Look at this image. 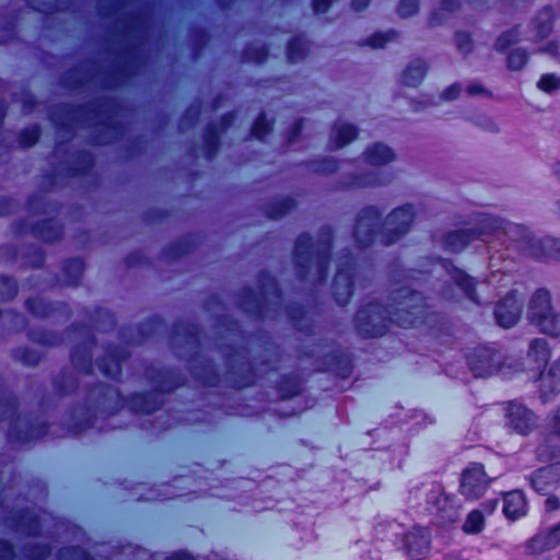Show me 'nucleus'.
I'll use <instances>...</instances> for the list:
<instances>
[{"mask_svg":"<svg viewBox=\"0 0 560 560\" xmlns=\"http://www.w3.org/2000/svg\"><path fill=\"white\" fill-rule=\"evenodd\" d=\"M518 36H520V33L517 30H512V31H509V32L502 34L497 42L498 49H500V50L506 49L510 45H512L513 43H516L518 40Z\"/></svg>","mask_w":560,"mask_h":560,"instance_id":"bb28decb","label":"nucleus"},{"mask_svg":"<svg viewBox=\"0 0 560 560\" xmlns=\"http://www.w3.org/2000/svg\"><path fill=\"white\" fill-rule=\"evenodd\" d=\"M370 0H353L352 5L355 10H362L369 4Z\"/></svg>","mask_w":560,"mask_h":560,"instance_id":"4c0bfd02","label":"nucleus"},{"mask_svg":"<svg viewBox=\"0 0 560 560\" xmlns=\"http://www.w3.org/2000/svg\"><path fill=\"white\" fill-rule=\"evenodd\" d=\"M422 301V298L417 292H411L409 295H404L402 300L399 301L398 310L396 313H389L390 320L398 323L401 326L413 325L415 322L412 319H405L399 314L400 312L409 313V308L416 310L419 307V303Z\"/></svg>","mask_w":560,"mask_h":560,"instance_id":"4468645a","label":"nucleus"},{"mask_svg":"<svg viewBox=\"0 0 560 560\" xmlns=\"http://www.w3.org/2000/svg\"><path fill=\"white\" fill-rule=\"evenodd\" d=\"M471 240V234L467 231L452 232L446 236V247L452 252L462 250Z\"/></svg>","mask_w":560,"mask_h":560,"instance_id":"4be33fe9","label":"nucleus"},{"mask_svg":"<svg viewBox=\"0 0 560 560\" xmlns=\"http://www.w3.org/2000/svg\"><path fill=\"white\" fill-rule=\"evenodd\" d=\"M425 73V66L422 61L417 60L406 69L402 75V82L409 86H416L419 84Z\"/></svg>","mask_w":560,"mask_h":560,"instance_id":"aec40b11","label":"nucleus"},{"mask_svg":"<svg viewBox=\"0 0 560 560\" xmlns=\"http://www.w3.org/2000/svg\"><path fill=\"white\" fill-rule=\"evenodd\" d=\"M377 217V213L374 209H368L361 215L358 226L355 229V237L360 241V234L368 232L371 233V221Z\"/></svg>","mask_w":560,"mask_h":560,"instance_id":"b1692460","label":"nucleus"},{"mask_svg":"<svg viewBox=\"0 0 560 560\" xmlns=\"http://www.w3.org/2000/svg\"><path fill=\"white\" fill-rule=\"evenodd\" d=\"M450 279L463 291V293L474 302H478L475 295L474 280L468 277L464 271L453 268L450 271Z\"/></svg>","mask_w":560,"mask_h":560,"instance_id":"dca6fc26","label":"nucleus"},{"mask_svg":"<svg viewBox=\"0 0 560 560\" xmlns=\"http://www.w3.org/2000/svg\"><path fill=\"white\" fill-rule=\"evenodd\" d=\"M489 486L485 469L479 464H472L465 469L460 482V493L467 499L480 498Z\"/></svg>","mask_w":560,"mask_h":560,"instance_id":"20e7f679","label":"nucleus"},{"mask_svg":"<svg viewBox=\"0 0 560 560\" xmlns=\"http://www.w3.org/2000/svg\"><path fill=\"white\" fill-rule=\"evenodd\" d=\"M330 0H315L314 2V11L316 13H324L327 11L329 7Z\"/></svg>","mask_w":560,"mask_h":560,"instance_id":"c9c22d12","label":"nucleus"},{"mask_svg":"<svg viewBox=\"0 0 560 560\" xmlns=\"http://www.w3.org/2000/svg\"><path fill=\"white\" fill-rule=\"evenodd\" d=\"M523 302L522 298L513 292L505 296V299L495 308V318L500 326L510 328L515 325L522 314Z\"/></svg>","mask_w":560,"mask_h":560,"instance_id":"423d86ee","label":"nucleus"},{"mask_svg":"<svg viewBox=\"0 0 560 560\" xmlns=\"http://www.w3.org/2000/svg\"><path fill=\"white\" fill-rule=\"evenodd\" d=\"M38 138V132L36 129H33V130H30L27 132H25L23 136H22V142L24 145H33L36 140Z\"/></svg>","mask_w":560,"mask_h":560,"instance_id":"473e14b6","label":"nucleus"},{"mask_svg":"<svg viewBox=\"0 0 560 560\" xmlns=\"http://www.w3.org/2000/svg\"><path fill=\"white\" fill-rule=\"evenodd\" d=\"M357 136V131L352 126L349 125H337L334 129V147L336 149L342 148L347 143H349Z\"/></svg>","mask_w":560,"mask_h":560,"instance_id":"412c9836","label":"nucleus"},{"mask_svg":"<svg viewBox=\"0 0 560 560\" xmlns=\"http://www.w3.org/2000/svg\"><path fill=\"white\" fill-rule=\"evenodd\" d=\"M559 545L560 522L537 533L528 539L525 544V549L530 555H541L557 548Z\"/></svg>","mask_w":560,"mask_h":560,"instance_id":"39448f33","label":"nucleus"},{"mask_svg":"<svg viewBox=\"0 0 560 560\" xmlns=\"http://www.w3.org/2000/svg\"><path fill=\"white\" fill-rule=\"evenodd\" d=\"M560 508V500L557 497H548L545 500V509L547 512L557 511Z\"/></svg>","mask_w":560,"mask_h":560,"instance_id":"72a5a7b5","label":"nucleus"},{"mask_svg":"<svg viewBox=\"0 0 560 560\" xmlns=\"http://www.w3.org/2000/svg\"><path fill=\"white\" fill-rule=\"evenodd\" d=\"M536 28V37L544 38L546 37L551 30V13L550 11L541 12L537 22H535Z\"/></svg>","mask_w":560,"mask_h":560,"instance_id":"393cba45","label":"nucleus"},{"mask_svg":"<svg viewBox=\"0 0 560 560\" xmlns=\"http://www.w3.org/2000/svg\"><path fill=\"white\" fill-rule=\"evenodd\" d=\"M456 44H457L458 49L462 52L467 54V52L470 51L471 39H470L469 35H467V34H458L457 37H456Z\"/></svg>","mask_w":560,"mask_h":560,"instance_id":"7c9ffc66","label":"nucleus"},{"mask_svg":"<svg viewBox=\"0 0 560 560\" xmlns=\"http://www.w3.org/2000/svg\"><path fill=\"white\" fill-rule=\"evenodd\" d=\"M480 91H481V88H480V86H477V85H470V86L468 88V92H469L470 94H476V93H478V92H480Z\"/></svg>","mask_w":560,"mask_h":560,"instance_id":"a19ab883","label":"nucleus"},{"mask_svg":"<svg viewBox=\"0 0 560 560\" xmlns=\"http://www.w3.org/2000/svg\"><path fill=\"white\" fill-rule=\"evenodd\" d=\"M406 550L410 558L419 559L430 547V535L425 528H415L406 536Z\"/></svg>","mask_w":560,"mask_h":560,"instance_id":"9d476101","label":"nucleus"},{"mask_svg":"<svg viewBox=\"0 0 560 560\" xmlns=\"http://www.w3.org/2000/svg\"><path fill=\"white\" fill-rule=\"evenodd\" d=\"M431 513L438 517V523L445 525L456 520V510L452 500L446 494H439L432 503Z\"/></svg>","mask_w":560,"mask_h":560,"instance_id":"ddd939ff","label":"nucleus"},{"mask_svg":"<svg viewBox=\"0 0 560 560\" xmlns=\"http://www.w3.org/2000/svg\"><path fill=\"white\" fill-rule=\"evenodd\" d=\"M167 560H195L192 557L185 552H177L170 557Z\"/></svg>","mask_w":560,"mask_h":560,"instance_id":"e433bc0d","label":"nucleus"},{"mask_svg":"<svg viewBox=\"0 0 560 560\" xmlns=\"http://www.w3.org/2000/svg\"><path fill=\"white\" fill-rule=\"evenodd\" d=\"M526 315L542 334L551 337L560 336V314L553 308L548 290L538 289L532 294Z\"/></svg>","mask_w":560,"mask_h":560,"instance_id":"f257e3e1","label":"nucleus"},{"mask_svg":"<svg viewBox=\"0 0 560 560\" xmlns=\"http://www.w3.org/2000/svg\"><path fill=\"white\" fill-rule=\"evenodd\" d=\"M269 130V125L264 117L257 119L253 127V135L256 138H262Z\"/></svg>","mask_w":560,"mask_h":560,"instance_id":"c756f323","label":"nucleus"},{"mask_svg":"<svg viewBox=\"0 0 560 560\" xmlns=\"http://www.w3.org/2000/svg\"><path fill=\"white\" fill-rule=\"evenodd\" d=\"M537 88L546 93H552L560 88V78L556 74L546 73L540 77Z\"/></svg>","mask_w":560,"mask_h":560,"instance_id":"5701e85b","label":"nucleus"},{"mask_svg":"<svg viewBox=\"0 0 560 560\" xmlns=\"http://www.w3.org/2000/svg\"><path fill=\"white\" fill-rule=\"evenodd\" d=\"M346 294H347V298L351 294V288H350V284H347V289H346Z\"/></svg>","mask_w":560,"mask_h":560,"instance_id":"37998d69","label":"nucleus"},{"mask_svg":"<svg viewBox=\"0 0 560 560\" xmlns=\"http://www.w3.org/2000/svg\"><path fill=\"white\" fill-rule=\"evenodd\" d=\"M557 208H558V213L560 214V200L557 203Z\"/></svg>","mask_w":560,"mask_h":560,"instance_id":"49530a36","label":"nucleus"},{"mask_svg":"<svg viewBox=\"0 0 560 560\" xmlns=\"http://www.w3.org/2000/svg\"><path fill=\"white\" fill-rule=\"evenodd\" d=\"M418 10L417 0H402L399 4V13L402 16H409Z\"/></svg>","mask_w":560,"mask_h":560,"instance_id":"cd10ccee","label":"nucleus"},{"mask_svg":"<svg viewBox=\"0 0 560 560\" xmlns=\"http://www.w3.org/2000/svg\"><path fill=\"white\" fill-rule=\"evenodd\" d=\"M470 366H471V370L477 374V375H480V376H483L486 375L487 373H481L478 371V368L475 365V363L472 361H470Z\"/></svg>","mask_w":560,"mask_h":560,"instance_id":"79ce46f5","label":"nucleus"},{"mask_svg":"<svg viewBox=\"0 0 560 560\" xmlns=\"http://www.w3.org/2000/svg\"><path fill=\"white\" fill-rule=\"evenodd\" d=\"M527 62V54L521 49L513 50L508 57V67L511 70H521Z\"/></svg>","mask_w":560,"mask_h":560,"instance_id":"a878e982","label":"nucleus"},{"mask_svg":"<svg viewBox=\"0 0 560 560\" xmlns=\"http://www.w3.org/2000/svg\"><path fill=\"white\" fill-rule=\"evenodd\" d=\"M557 49H558V46L555 44H549L548 47L541 48L542 51L550 52V54L555 52Z\"/></svg>","mask_w":560,"mask_h":560,"instance_id":"58836bf2","label":"nucleus"},{"mask_svg":"<svg viewBox=\"0 0 560 560\" xmlns=\"http://www.w3.org/2000/svg\"><path fill=\"white\" fill-rule=\"evenodd\" d=\"M535 491L547 493L560 485V464H552L536 470L530 478Z\"/></svg>","mask_w":560,"mask_h":560,"instance_id":"1a4fd4ad","label":"nucleus"},{"mask_svg":"<svg viewBox=\"0 0 560 560\" xmlns=\"http://www.w3.org/2000/svg\"><path fill=\"white\" fill-rule=\"evenodd\" d=\"M504 515L512 521L518 520L527 513V501L525 494L520 490H514L505 494Z\"/></svg>","mask_w":560,"mask_h":560,"instance_id":"9b49d317","label":"nucleus"},{"mask_svg":"<svg viewBox=\"0 0 560 560\" xmlns=\"http://www.w3.org/2000/svg\"><path fill=\"white\" fill-rule=\"evenodd\" d=\"M342 278H343V275H342V273H340V275H338V276H337V279H336V280H337V281H339V280H341Z\"/></svg>","mask_w":560,"mask_h":560,"instance_id":"a18cd8bd","label":"nucleus"},{"mask_svg":"<svg viewBox=\"0 0 560 560\" xmlns=\"http://www.w3.org/2000/svg\"><path fill=\"white\" fill-rule=\"evenodd\" d=\"M415 213L411 206L395 209L387 218V228L395 231L397 236L405 233L413 220Z\"/></svg>","mask_w":560,"mask_h":560,"instance_id":"f8f14e48","label":"nucleus"},{"mask_svg":"<svg viewBox=\"0 0 560 560\" xmlns=\"http://www.w3.org/2000/svg\"><path fill=\"white\" fill-rule=\"evenodd\" d=\"M505 424L521 435L529 434L537 425V418L521 404L510 402L505 407Z\"/></svg>","mask_w":560,"mask_h":560,"instance_id":"7ed1b4c3","label":"nucleus"},{"mask_svg":"<svg viewBox=\"0 0 560 560\" xmlns=\"http://www.w3.org/2000/svg\"><path fill=\"white\" fill-rule=\"evenodd\" d=\"M380 318L378 314L376 313H373L371 316L368 315V312L366 311H360L358 313V323H359V330L366 335V336H371V337H376V336H381L383 335L384 332V327L383 326H373L372 328H369V323H368V319L370 322H376L377 319Z\"/></svg>","mask_w":560,"mask_h":560,"instance_id":"6ab92c4d","label":"nucleus"},{"mask_svg":"<svg viewBox=\"0 0 560 560\" xmlns=\"http://www.w3.org/2000/svg\"><path fill=\"white\" fill-rule=\"evenodd\" d=\"M551 355L549 343L544 338L534 339L529 345L528 357L535 362L546 363Z\"/></svg>","mask_w":560,"mask_h":560,"instance_id":"a211bd4d","label":"nucleus"},{"mask_svg":"<svg viewBox=\"0 0 560 560\" xmlns=\"http://www.w3.org/2000/svg\"><path fill=\"white\" fill-rule=\"evenodd\" d=\"M548 428L551 433L560 434V407L548 420Z\"/></svg>","mask_w":560,"mask_h":560,"instance_id":"2f4dec72","label":"nucleus"},{"mask_svg":"<svg viewBox=\"0 0 560 560\" xmlns=\"http://www.w3.org/2000/svg\"><path fill=\"white\" fill-rule=\"evenodd\" d=\"M553 174L560 179V162H557L552 166Z\"/></svg>","mask_w":560,"mask_h":560,"instance_id":"ea45409f","label":"nucleus"},{"mask_svg":"<svg viewBox=\"0 0 560 560\" xmlns=\"http://www.w3.org/2000/svg\"><path fill=\"white\" fill-rule=\"evenodd\" d=\"M394 159L395 154L387 145L382 143H375L371 145L364 153V162L368 164V166L372 167L373 171H371V173L368 175L359 176L353 185L364 187L381 183L378 176L374 173V168L386 165L394 161Z\"/></svg>","mask_w":560,"mask_h":560,"instance_id":"f03ea898","label":"nucleus"},{"mask_svg":"<svg viewBox=\"0 0 560 560\" xmlns=\"http://www.w3.org/2000/svg\"><path fill=\"white\" fill-rule=\"evenodd\" d=\"M537 259H560V241L555 238L533 240L524 238L522 245Z\"/></svg>","mask_w":560,"mask_h":560,"instance_id":"6e6552de","label":"nucleus"},{"mask_svg":"<svg viewBox=\"0 0 560 560\" xmlns=\"http://www.w3.org/2000/svg\"><path fill=\"white\" fill-rule=\"evenodd\" d=\"M459 91H460V90H459V86H457V85H452V86H450L447 90H445V91H444V93H443V98H444V100H447V101L453 100V98H456V97H457V95L459 94Z\"/></svg>","mask_w":560,"mask_h":560,"instance_id":"f704fd0d","label":"nucleus"},{"mask_svg":"<svg viewBox=\"0 0 560 560\" xmlns=\"http://www.w3.org/2000/svg\"><path fill=\"white\" fill-rule=\"evenodd\" d=\"M292 50H293V46H292V47H290L289 55H290V59L294 60L295 58H294V56H293V51H292Z\"/></svg>","mask_w":560,"mask_h":560,"instance_id":"c03bdc74","label":"nucleus"},{"mask_svg":"<svg viewBox=\"0 0 560 560\" xmlns=\"http://www.w3.org/2000/svg\"><path fill=\"white\" fill-rule=\"evenodd\" d=\"M522 232H523V230L517 225H513V224L504 225L502 222H500L498 220H491L482 228L481 235L486 236L489 234H493L498 238H500L501 235H508L509 237L514 238L516 235H518Z\"/></svg>","mask_w":560,"mask_h":560,"instance_id":"2eb2a0df","label":"nucleus"},{"mask_svg":"<svg viewBox=\"0 0 560 560\" xmlns=\"http://www.w3.org/2000/svg\"><path fill=\"white\" fill-rule=\"evenodd\" d=\"M539 392L544 399L560 393V357L540 372Z\"/></svg>","mask_w":560,"mask_h":560,"instance_id":"0eeeda50","label":"nucleus"},{"mask_svg":"<svg viewBox=\"0 0 560 560\" xmlns=\"http://www.w3.org/2000/svg\"><path fill=\"white\" fill-rule=\"evenodd\" d=\"M486 526V516L480 510H472L466 516L462 529L468 535H477Z\"/></svg>","mask_w":560,"mask_h":560,"instance_id":"f3484780","label":"nucleus"},{"mask_svg":"<svg viewBox=\"0 0 560 560\" xmlns=\"http://www.w3.org/2000/svg\"><path fill=\"white\" fill-rule=\"evenodd\" d=\"M394 36V33H387V34H375L370 38V46L373 48H381L385 45L386 42L390 40Z\"/></svg>","mask_w":560,"mask_h":560,"instance_id":"c85d7f7f","label":"nucleus"}]
</instances>
